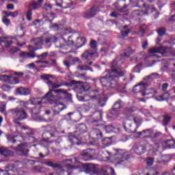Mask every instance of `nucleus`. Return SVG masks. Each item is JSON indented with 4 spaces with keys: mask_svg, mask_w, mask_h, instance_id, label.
<instances>
[{
    "mask_svg": "<svg viewBox=\"0 0 175 175\" xmlns=\"http://www.w3.org/2000/svg\"><path fill=\"white\" fill-rule=\"evenodd\" d=\"M169 87L168 83H163L162 85V90L163 91H166L167 90V88Z\"/></svg>",
    "mask_w": 175,
    "mask_h": 175,
    "instance_id": "57",
    "label": "nucleus"
},
{
    "mask_svg": "<svg viewBox=\"0 0 175 175\" xmlns=\"http://www.w3.org/2000/svg\"><path fill=\"white\" fill-rule=\"evenodd\" d=\"M105 129V125L98 126V128L94 129L90 132V135L94 139H102L103 133L102 130Z\"/></svg>",
    "mask_w": 175,
    "mask_h": 175,
    "instance_id": "12",
    "label": "nucleus"
},
{
    "mask_svg": "<svg viewBox=\"0 0 175 175\" xmlns=\"http://www.w3.org/2000/svg\"><path fill=\"white\" fill-rule=\"evenodd\" d=\"M157 5L159 8V9H162L165 6V3L161 1H157Z\"/></svg>",
    "mask_w": 175,
    "mask_h": 175,
    "instance_id": "54",
    "label": "nucleus"
},
{
    "mask_svg": "<svg viewBox=\"0 0 175 175\" xmlns=\"http://www.w3.org/2000/svg\"><path fill=\"white\" fill-rule=\"evenodd\" d=\"M58 38L54 35H47L44 37H40L35 38L32 40L33 44L36 46V50L42 49L43 44H47L49 43H57Z\"/></svg>",
    "mask_w": 175,
    "mask_h": 175,
    "instance_id": "3",
    "label": "nucleus"
},
{
    "mask_svg": "<svg viewBox=\"0 0 175 175\" xmlns=\"http://www.w3.org/2000/svg\"><path fill=\"white\" fill-rule=\"evenodd\" d=\"M101 143L103 144L101 148H106V147L111 146L113 140L111 139V138H104L102 139Z\"/></svg>",
    "mask_w": 175,
    "mask_h": 175,
    "instance_id": "29",
    "label": "nucleus"
},
{
    "mask_svg": "<svg viewBox=\"0 0 175 175\" xmlns=\"http://www.w3.org/2000/svg\"><path fill=\"white\" fill-rule=\"evenodd\" d=\"M151 136H152V131L150 129L144 130L143 131L136 133V137H141L142 139L151 137Z\"/></svg>",
    "mask_w": 175,
    "mask_h": 175,
    "instance_id": "18",
    "label": "nucleus"
},
{
    "mask_svg": "<svg viewBox=\"0 0 175 175\" xmlns=\"http://www.w3.org/2000/svg\"><path fill=\"white\" fill-rule=\"evenodd\" d=\"M53 92H55V94H56L57 96H58L59 99H64L65 96H68V91L65 90L64 89H50L49 91L44 96V99H46V100H48L49 103H51V105L53 103V101L55 99L54 95H53Z\"/></svg>",
    "mask_w": 175,
    "mask_h": 175,
    "instance_id": "5",
    "label": "nucleus"
},
{
    "mask_svg": "<svg viewBox=\"0 0 175 175\" xmlns=\"http://www.w3.org/2000/svg\"><path fill=\"white\" fill-rule=\"evenodd\" d=\"M51 28L53 29L54 31H57L59 27L57 23L53 24V25L51 26Z\"/></svg>",
    "mask_w": 175,
    "mask_h": 175,
    "instance_id": "56",
    "label": "nucleus"
},
{
    "mask_svg": "<svg viewBox=\"0 0 175 175\" xmlns=\"http://www.w3.org/2000/svg\"><path fill=\"white\" fill-rule=\"evenodd\" d=\"M33 172L36 173H40L42 172V167L37 165L33 167Z\"/></svg>",
    "mask_w": 175,
    "mask_h": 175,
    "instance_id": "47",
    "label": "nucleus"
},
{
    "mask_svg": "<svg viewBox=\"0 0 175 175\" xmlns=\"http://www.w3.org/2000/svg\"><path fill=\"white\" fill-rule=\"evenodd\" d=\"M36 46L35 45L34 46L29 45V50L30 52L29 53L23 52L20 54V57H21L22 58H35L36 57L35 51H36Z\"/></svg>",
    "mask_w": 175,
    "mask_h": 175,
    "instance_id": "14",
    "label": "nucleus"
},
{
    "mask_svg": "<svg viewBox=\"0 0 175 175\" xmlns=\"http://www.w3.org/2000/svg\"><path fill=\"white\" fill-rule=\"evenodd\" d=\"M7 139L10 143H12V144H16V146H12L15 151H16L17 152H21V155H25V157H27V155H28V152H29V150L27 148L28 147V143H21L20 142V139H21V137L8 135L7 137Z\"/></svg>",
    "mask_w": 175,
    "mask_h": 175,
    "instance_id": "2",
    "label": "nucleus"
},
{
    "mask_svg": "<svg viewBox=\"0 0 175 175\" xmlns=\"http://www.w3.org/2000/svg\"><path fill=\"white\" fill-rule=\"evenodd\" d=\"M129 32H131V30H129V29H126L125 31H122L121 36L123 38H126V36H128V35L129 34Z\"/></svg>",
    "mask_w": 175,
    "mask_h": 175,
    "instance_id": "45",
    "label": "nucleus"
},
{
    "mask_svg": "<svg viewBox=\"0 0 175 175\" xmlns=\"http://www.w3.org/2000/svg\"><path fill=\"white\" fill-rule=\"evenodd\" d=\"M10 14L12 17H17L18 16V12L15 11L14 12H10Z\"/></svg>",
    "mask_w": 175,
    "mask_h": 175,
    "instance_id": "60",
    "label": "nucleus"
},
{
    "mask_svg": "<svg viewBox=\"0 0 175 175\" xmlns=\"http://www.w3.org/2000/svg\"><path fill=\"white\" fill-rule=\"evenodd\" d=\"M116 158H115V163L117 165H121L124 163V161L126 159V156L128 155V153H126V151L125 150H116Z\"/></svg>",
    "mask_w": 175,
    "mask_h": 175,
    "instance_id": "10",
    "label": "nucleus"
},
{
    "mask_svg": "<svg viewBox=\"0 0 175 175\" xmlns=\"http://www.w3.org/2000/svg\"><path fill=\"white\" fill-rule=\"evenodd\" d=\"M147 87H148L147 83H139L133 88V92H135V94H141L142 96H146V95L150 94L148 90H147Z\"/></svg>",
    "mask_w": 175,
    "mask_h": 175,
    "instance_id": "9",
    "label": "nucleus"
},
{
    "mask_svg": "<svg viewBox=\"0 0 175 175\" xmlns=\"http://www.w3.org/2000/svg\"><path fill=\"white\" fill-rule=\"evenodd\" d=\"M41 79H42V80H47V81H49V79H50V75H42L41 76Z\"/></svg>",
    "mask_w": 175,
    "mask_h": 175,
    "instance_id": "58",
    "label": "nucleus"
},
{
    "mask_svg": "<svg viewBox=\"0 0 175 175\" xmlns=\"http://www.w3.org/2000/svg\"><path fill=\"white\" fill-rule=\"evenodd\" d=\"M78 100L80 102H88V100H94L96 98V96H90L85 94L83 96H81V92H79L77 94Z\"/></svg>",
    "mask_w": 175,
    "mask_h": 175,
    "instance_id": "20",
    "label": "nucleus"
},
{
    "mask_svg": "<svg viewBox=\"0 0 175 175\" xmlns=\"http://www.w3.org/2000/svg\"><path fill=\"white\" fill-rule=\"evenodd\" d=\"M161 145L163 148H175V141L173 139L163 141Z\"/></svg>",
    "mask_w": 175,
    "mask_h": 175,
    "instance_id": "21",
    "label": "nucleus"
},
{
    "mask_svg": "<svg viewBox=\"0 0 175 175\" xmlns=\"http://www.w3.org/2000/svg\"><path fill=\"white\" fill-rule=\"evenodd\" d=\"M64 65L65 66H66L67 68H70V63H69V62H68V60H64Z\"/></svg>",
    "mask_w": 175,
    "mask_h": 175,
    "instance_id": "62",
    "label": "nucleus"
},
{
    "mask_svg": "<svg viewBox=\"0 0 175 175\" xmlns=\"http://www.w3.org/2000/svg\"><path fill=\"white\" fill-rule=\"evenodd\" d=\"M0 154L3 155V157H12L13 155V152L8 150L6 148H2L0 150Z\"/></svg>",
    "mask_w": 175,
    "mask_h": 175,
    "instance_id": "32",
    "label": "nucleus"
},
{
    "mask_svg": "<svg viewBox=\"0 0 175 175\" xmlns=\"http://www.w3.org/2000/svg\"><path fill=\"white\" fill-rule=\"evenodd\" d=\"M5 110H6V104L2 103L0 105V111H1V113H3V111H5Z\"/></svg>",
    "mask_w": 175,
    "mask_h": 175,
    "instance_id": "50",
    "label": "nucleus"
},
{
    "mask_svg": "<svg viewBox=\"0 0 175 175\" xmlns=\"http://www.w3.org/2000/svg\"><path fill=\"white\" fill-rule=\"evenodd\" d=\"M9 113H11V114L17 118V120H27L28 118V114L27 112L24 110V109L21 107H16L13 108L9 110Z\"/></svg>",
    "mask_w": 175,
    "mask_h": 175,
    "instance_id": "7",
    "label": "nucleus"
},
{
    "mask_svg": "<svg viewBox=\"0 0 175 175\" xmlns=\"http://www.w3.org/2000/svg\"><path fill=\"white\" fill-rule=\"evenodd\" d=\"M152 163H154V159L148 158L146 160V164L148 165V166H152Z\"/></svg>",
    "mask_w": 175,
    "mask_h": 175,
    "instance_id": "48",
    "label": "nucleus"
},
{
    "mask_svg": "<svg viewBox=\"0 0 175 175\" xmlns=\"http://www.w3.org/2000/svg\"><path fill=\"white\" fill-rule=\"evenodd\" d=\"M133 121L134 123H132V121L126 119L124 122V128L126 132L129 133H136L137 128L142 124V122L137 118H133Z\"/></svg>",
    "mask_w": 175,
    "mask_h": 175,
    "instance_id": "6",
    "label": "nucleus"
},
{
    "mask_svg": "<svg viewBox=\"0 0 175 175\" xmlns=\"http://www.w3.org/2000/svg\"><path fill=\"white\" fill-rule=\"evenodd\" d=\"M32 113H33L32 116H35V114H39V113H40V110L38 109L36 111V109H33Z\"/></svg>",
    "mask_w": 175,
    "mask_h": 175,
    "instance_id": "63",
    "label": "nucleus"
},
{
    "mask_svg": "<svg viewBox=\"0 0 175 175\" xmlns=\"http://www.w3.org/2000/svg\"><path fill=\"white\" fill-rule=\"evenodd\" d=\"M56 6L62 8V9H68L72 6V1L70 0H56Z\"/></svg>",
    "mask_w": 175,
    "mask_h": 175,
    "instance_id": "17",
    "label": "nucleus"
},
{
    "mask_svg": "<svg viewBox=\"0 0 175 175\" xmlns=\"http://www.w3.org/2000/svg\"><path fill=\"white\" fill-rule=\"evenodd\" d=\"M165 53V48L161 46V47H154L150 49L148 51L149 54H156V53Z\"/></svg>",
    "mask_w": 175,
    "mask_h": 175,
    "instance_id": "25",
    "label": "nucleus"
},
{
    "mask_svg": "<svg viewBox=\"0 0 175 175\" xmlns=\"http://www.w3.org/2000/svg\"><path fill=\"white\" fill-rule=\"evenodd\" d=\"M157 32L159 36H163V35H165V33H166V28L160 27L157 29Z\"/></svg>",
    "mask_w": 175,
    "mask_h": 175,
    "instance_id": "39",
    "label": "nucleus"
},
{
    "mask_svg": "<svg viewBox=\"0 0 175 175\" xmlns=\"http://www.w3.org/2000/svg\"><path fill=\"white\" fill-rule=\"evenodd\" d=\"M14 75L16 76H19V77H23V76H24V72H15Z\"/></svg>",
    "mask_w": 175,
    "mask_h": 175,
    "instance_id": "61",
    "label": "nucleus"
},
{
    "mask_svg": "<svg viewBox=\"0 0 175 175\" xmlns=\"http://www.w3.org/2000/svg\"><path fill=\"white\" fill-rule=\"evenodd\" d=\"M107 101V100L105 97L100 98L98 101V103H99L100 107H103V106H105Z\"/></svg>",
    "mask_w": 175,
    "mask_h": 175,
    "instance_id": "41",
    "label": "nucleus"
},
{
    "mask_svg": "<svg viewBox=\"0 0 175 175\" xmlns=\"http://www.w3.org/2000/svg\"><path fill=\"white\" fill-rule=\"evenodd\" d=\"M102 111H98L93 114L92 122H98L102 120Z\"/></svg>",
    "mask_w": 175,
    "mask_h": 175,
    "instance_id": "28",
    "label": "nucleus"
},
{
    "mask_svg": "<svg viewBox=\"0 0 175 175\" xmlns=\"http://www.w3.org/2000/svg\"><path fill=\"white\" fill-rule=\"evenodd\" d=\"M16 93L19 95H29L31 91L25 88H19L16 90Z\"/></svg>",
    "mask_w": 175,
    "mask_h": 175,
    "instance_id": "31",
    "label": "nucleus"
},
{
    "mask_svg": "<svg viewBox=\"0 0 175 175\" xmlns=\"http://www.w3.org/2000/svg\"><path fill=\"white\" fill-rule=\"evenodd\" d=\"M56 133H57V130L53 129V132L50 133V137H57V135H55Z\"/></svg>",
    "mask_w": 175,
    "mask_h": 175,
    "instance_id": "59",
    "label": "nucleus"
},
{
    "mask_svg": "<svg viewBox=\"0 0 175 175\" xmlns=\"http://www.w3.org/2000/svg\"><path fill=\"white\" fill-rule=\"evenodd\" d=\"M133 150L137 155H142L146 151V146H143L140 143H136L133 146Z\"/></svg>",
    "mask_w": 175,
    "mask_h": 175,
    "instance_id": "16",
    "label": "nucleus"
},
{
    "mask_svg": "<svg viewBox=\"0 0 175 175\" xmlns=\"http://www.w3.org/2000/svg\"><path fill=\"white\" fill-rule=\"evenodd\" d=\"M45 165H46V166H49V167H53V169H61V167H62L61 164L54 163V161H47L45 163Z\"/></svg>",
    "mask_w": 175,
    "mask_h": 175,
    "instance_id": "33",
    "label": "nucleus"
},
{
    "mask_svg": "<svg viewBox=\"0 0 175 175\" xmlns=\"http://www.w3.org/2000/svg\"><path fill=\"white\" fill-rule=\"evenodd\" d=\"M87 65H92V62H88L84 66H79L78 69H79V70H88V69H90V67L87 66Z\"/></svg>",
    "mask_w": 175,
    "mask_h": 175,
    "instance_id": "38",
    "label": "nucleus"
},
{
    "mask_svg": "<svg viewBox=\"0 0 175 175\" xmlns=\"http://www.w3.org/2000/svg\"><path fill=\"white\" fill-rule=\"evenodd\" d=\"M2 21L5 25H9V24H10V19L8 18L6 16L3 17Z\"/></svg>",
    "mask_w": 175,
    "mask_h": 175,
    "instance_id": "44",
    "label": "nucleus"
},
{
    "mask_svg": "<svg viewBox=\"0 0 175 175\" xmlns=\"http://www.w3.org/2000/svg\"><path fill=\"white\" fill-rule=\"evenodd\" d=\"M49 55V53L45 52L41 55H39L37 56V57L39 58V59H44L45 58H46V57Z\"/></svg>",
    "mask_w": 175,
    "mask_h": 175,
    "instance_id": "43",
    "label": "nucleus"
},
{
    "mask_svg": "<svg viewBox=\"0 0 175 175\" xmlns=\"http://www.w3.org/2000/svg\"><path fill=\"white\" fill-rule=\"evenodd\" d=\"M77 131L80 133H85L87 132V126L84 124H81L77 128Z\"/></svg>",
    "mask_w": 175,
    "mask_h": 175,
    "instance_id": "36",
    "label": "nucleus"
},
{
    "mask_svg": "<svg viewBox=\"0 0 175 175\" xmlns=\"http://www.w3.org/2000/svg\"><path fill=\"white\" fill-rule=\"evenodd\" d=\"M46 84L50 88H59V87H62L64 85L63 84H58L52 81H48Z\"/></svg>",
    "mask_w": 175,
    "mask_h": 175,
    "instance_id": "35",
    "label": "nucleus"
},
{
    "mask_svg": "<svg viewBox=\"0 0 175 175\" xmlns=\"http://www.w3.org/2000/svg\"><path fill=\"white\" fill-rule=\"evenodd\" d=\"M122 107V102L118 101L116 102L112 108V110L110 111V114H112L114 118L117 117L118 116V111L117 110L121 109Z\"/></svg>",
    "mask_w": 175,
    "mask_h": 175,
    "instance_id": "19",
    "label": "nucleus"
},
{
    "mask_svg": "<svg viewBox=\"0 0 175 175\" xmlns=\"http://www.w3.org/2000/svg\"><path fill=\"white\" fill-rule=\"evenodd\" d=\"M66 109V105H65L64 103H60L59 104H56L53 108V110L55 113V114H59L62 110H65Z\"/></svg>",
    "mask_w": 175,
    "mask_h": 175,
    "instance_id": "23",
    "label": "nucleus"
},
{
    "mask_svg": "<svg viewBox=\"0 0 175 175\" xmlns=\"http://www.w3.org/2000/svg\"><path fill=\"white\" fill-rule=\"evenodd\" d=\"M98 175H107V172L102 171L98 174Z\"/></svg>",
    "mask_w": 175,
    "mask_h": 175,
    "instance_id": "64",
    "label": "nucleus"
},
{
    "mask_svg": "<svg viewBox=\"0 0 175 175\" xmlns=\"http://www.w3.org/2000/svg\"><path fill=\"white\" fill-rule=\"evenodd\" d=\"M17 51H20V49L17 47L12 48L10 51L12 54H14V53H17Z\"/></svg>",
    "mask_w": 175,
    "mask_h": 175,
    "instance_id": "53",
    "label": "nucleus"
},
{
    "mask_svg": "<svg viewBox=\"0 0 175 175\" xmlns=\"http://www.w3.org/2000/svg\"><path fill=\"white\" fill-rule=\"evenodd\" d=\"M125 75V71L122 70H109L105 77H101L100 81L103 87L107 88H118L117 79L122 77Z\"/></svg>",
    "mask_w": 175,
    "mask_h": 175,
    "instance_id": "1",
    "label": "nucleus"
},
{
    "mask_svg": "<svg viewBox=\"0 0 175 175\" xmlns=\"http://www.w3.org/2000/svg\"><path fill=\"white\" fill-rule=\"evenodd\" d=\"M133 54V50H132V48L129 47L125 49L124 51V55L125 57H131Z\"/></svg>",
    "mask_w": 175,
    "mask_h": 175,
    "instance_id": "40",
    "label": "nucleus"
},
{
    "mask_svg": "<svg viewBox=\"0 0 175 175\" xmlns=\"http://www.w3.org/2000/svg\"><path fill=\"white\" fill-rule=\"evenodd\" d=\"M104 129H105L107 133H110L111 132H113L114 133H120V128L114 126L111 124L104 126Z\"/></svg>",
    "mask_w": 175,
    "mask_h": 175,
    "instance_id": "24",
    "label": "nucleus"
},
{
    "mask_svg": "<svg viewBox=\"0 0 175 175\" xmlns=\"http://www.w3.org/2000/svg\"><path fill=\"white\" fill-rule=\"evenodd\" d=\"M96 14V8L95 7H92L89 11L84 12V18H92Z\"/></svg>",
    "mask_w": 175,
    "mask_h": 175,
    "instance_id": "22",
    "label": "nucleus"
},
{
    "mask_svg": "<svg viewBox=\"0 0 175 175\" xmlns=\"http://www.w3.org/2000/svg\"><path fill=\"white\" fill-rule=\"evenodd\" d=\"M22 133H23V135H25V137H31V139H33V137H32V135H33V133H32V132H27V131H22Z\"/></svg>",
    "mask_w": 175,
    "mask_h": 175,
    "instance_id": "46",
    "label": "nucleus"
},
{
    "mask_svg": "<svg viewBox=\"0 0 175 175\" xmlns=\"http://www.w3.org/2000/svg\"><path fill=\"white\" fill-rule=\"evenodd\" d=\"M171 121H172V116L169 115H165L163 117V125L164 126H167L169 124H170Z\"/></svg>",
    "mask_w": 175,
    "mask_h": 175,
    "instance_id": "34",
    "label": "nucleus"
},
{
    "mask_svg": "<svg viewBox=\"0 0 175 175\" xmlns=\"http://www.w3.org/2000/svg\"><path fill=\"white\" fill-rule=\"evenodd\" d=\"M29 102H30L31 105H40V103H42V100L40 98L31 97L30 98Z\"/></svg>",
    "mask_w": 175,
    "mask_h": 175,
    "instance_id": "37",
    "label": "nucleus"
},
{
    "mask_svg": "<svg viewBox=\"0 0 175 175\" xmlns=\"http://www.w3.org/2000/svg\"><path fill=\"white\" fill-rule=\"evenodd\" d=\"M159 77H161V76H159V74L157 72L152 73L148 76V79H159Z\"/></svg>",
    "mask_w": 175,
    "mask_h": 175,
    "instance_id": "42",
    "label": "nucleus"
},
{
    "mask_svg": "<svg viewBox=\"0 0 175 175\" xmlns=\"http://www.w3.org/2000/svg\"><path fill=\"white\" fill-rule=\"evenodd\" d=\"M90 47L89 50L85 51L83 54L82 55V58H85V59H92V57L96 54V41L92 40L90 42Z\"/></svg>",
    "mask_w": 175,
    "mask_h": 175,
    "instance_id": "8",
    "label": "nucleus"
},
{
    "mask_svg": "<svg viewBox=\"0 0 175 175\" xmlns=\"http://www.w3.org/2000/svg\"><path fill=\"white\" fill-rule=\"evenodd\" d=\"M42 9H44V10H51V5L48 4V3H45Z\"/></svg>",
    "mask_w": 175,
    "mask_h": 175,
    "instance_id": "49",
    "label": "nucleus"
},
{
    "mask_svg": "<svg viewBox=\"0 0 175 175\" xmlns=\"http://www.w3.org/2000/svg\"><path fill=\"white\" fill-rule=\"evenodd\" d=\"M135 3H137L135 6L138 8H144V10H139L133 12V16H147L148 14V10L151 9L152 12H157V9L152 5H148L145 3H143V0H133Z\"/></svg>",
    "mask_w": 175,
    "mask_h": 175,
    "instance_id": "4",
    "label": "nucleus"
},
{
    "mask_svg": "<svg viewBox=\"0 0 175 175\" xmlns=\"http://www.w3.org/2000/svg\"><path fill=\"white\" fill-rule=\"evenodd\" d=\"M149 173L150 175H157L158 174V172H157L155 170H148Z\"/></svg>",
    "mask_w": 175,
    "mask_h": 175,
    "instance_id": "55",
    "label": "nucleus"
},
{
    "mask_svg": "<svg viewBox=\"0 0 175 175\" xmlns=\"http://www.w3.org/2000/svg\"><path fill=\"white\" fill-rule=\"evenodd\" d=\"M42 7V3L36 2L35 1L31 2L29 5V10H27L26 17L28 21L32 20V10H38L39 8Z\"/></svg>",
    "mask_w": 175,
    "mask_h": 175,
    "instance_id": "11",
    "label": "nucleus"
},
{
    "mask_svg": "<svg viewBox=\"0 0 175 175\" xmlns=\"http://www.w3.org/2000/svg\"><path fill=\"white\" fill-rule=\"evenodd\" d=\"M2 43H5V47H10V44L13 43V41H12V39H10L8 37H0V46L2 44Z\"/></svg>",
    "mask_w": 175,
    "mask_h": 175,
    "instance_id": "27",
    "label": "nucleus"
},
{
    "mask_svg": "<svg viewBox=\"0 0 175 175\" xmlns=\"http://www.w3.org/2000/svg\"><path fill=\"white\" fill-rule=\"evenodd\" d=\"M36 66V65L35 64V63H31L29 64L26 66V68H28V69H33V68H35Z\"/></svg>",
    "mask_w": 175,
    "mask_h": 175,
    "instance_id": "51",
    "label": "nucleus"
},
{
    "mask_svg": "<svg viewBox=\"0 0 175 175\" xmlns=\"http://www.w3.org/2000/svg\"><path fill=\"white\" fill-rule=\"evenodd\" d=\"M94 154H95V150L88 149L83 150L81 152V157L83 161H91V159H92V157H94Z\"/></svg>",
    "mask_w": 175,
    "mask_h": 175,
    "instance_id": "13",
    "label": "nucleus"
},
{
    "mask_svg": "<svg viewBox=\"0 0 175 175\" xmlns=\"http://www.w3.org/2000/svg\"><path fill=\"white\" fill-rule=\"evenodd\" d=\"M68 142L71 144V146H75V144H77L79 146V144H81L80 139L77 138L75 135H70L68 137Z\"/></svg>",
    "mask_w": 175,
    "mask_h": 175,
    "instance_id": "26",
    "label": "nucleus"
},
{
    "mask_svg": "<svg viewBox=\"0 0 175 175\" xmlns=\"http://www.w3.org/2000/svg\"><path fill=\"white\" fill-rule=\"evenodd\" d=\"M164 95L165 94H163V95H160L159 96L155 97L156 100H159V101L165 100V97H163Z\"/></svg>",
    "mask_w": 175,
    "mask_h": 175,
    "instance_id": "52",
    "label": "nucleus"
},
{
    "mask_svg": "<svg viewBox=\"0 0 175 175\" xmlns=\"http://www.w3.org/2000/svg\"><path fill=\"white\" fill-rule=\"evenodd\" d=\"M67 161H69L70 162H71V163L74 164L75 169L81 167V166H82L81 163L80 161H79V158H77V157H75L74 159H70Z\"/></svg>",
    "mask_w": 175,
    "mask_h": 175,
    "instance_id": "30",
    "label": "nucleus"
},
{
    "mask_svg": "<svg viewBox=\"0 0 175 175\" xmlns=\"http://www.w3.org/2000/svg\"><path fill=\"white\" fill-rule=\"evenodd\" d=\"M1 80H3L4 81H6V83H9L10 84H18V79L15 77L9 76V75H0V81Z\"/></svg>",
    "mask_w": 175,
    "mask_h": 175,
    "instance_id": "15",
    "label": "nucleus"
}]
</instances>
